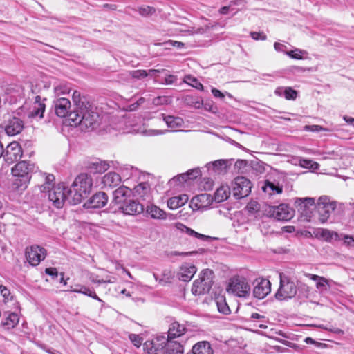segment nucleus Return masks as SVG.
<instances>
[{
  "label": "nucleus",
  "mask_w": 354,
  "mask_h": 354,
  "mask_svg": "<svg viewBox=\"0 0 354 354\" xmlns=\"http://www.w3.org/2000/svg\"><path fill=\"white\" fill-rule=\"evenodd\" d=\"M93 187V179L86 173L80 174L68 189L69 204L76 205L87 197Z\"/></svg>",
  "instance_id": "1"
},
{
  "label": "nucleus",
  "mask_w": 354,
  "mask_h": 354,
  "mask_svg": "<svg viewBox=\"0 0 354 354\" xmlns=\"http://www.w3.org/2000/svg\"><path fill=\"white\" fill-rule=\"evenodd\" d=\"M78 109H73L68 115L71 125H82L86 128L93 127L97 123L99 115L93 111L89 104H80Z\"/></svg>",
  "instance_id": "2"
},
{
  "label": "nucleus",
  "mask_w": 354,
  "mask_h": 354,
  "mask_svg": "<svg viewBox=\"0 0 354 354\" xmlns=\"http://www.w3.org/2000/svg\"><path fill=\"white\" fill-rule=\"evenodd\" d=\"M35 165L27 161H21L12 168V174L15 178L13 181L14 189L24 191L28 187Z\"/></svg>",
  "instance_id": "3"
},
{
  "label": "nucleus",
  "mask_w": 354,
  "mask_h": 354,
  "mask_svg": "<svg viewBox=\"0 0 354 354\" xmlns=\"http://www.w3.org/2000/svg\"><path fill=\"white\" fill-rule=\"evenodd\" d=\"M214 272L212 270L205 269L199 274L192 287V292L194 295H201L208 293L213 285Z\"/></svg>",
  "instance_id": "4"
},
{
  "label": "nucleus",
  "mask_w": 354,
  "mask_h": 354,
  "mask_svg": "<svg viewBox=\"0 0 354 354\" xmlns=\"http://www.w3.org/2000/svg\"><path fill=\"white\" fill-rule=\"evenodd\" d=\"M279 277L280 286L275 294L276 298L279 300H284L294 297L297 291L295 282L281 273Z\"/></svg>",
  "instance_id": "5"
},
{
  "label": "nucleus",
  "mask_w": 354,
  "mask_h": 354,
  "mask_svg": "<svg viewBox=\"0 0 354 354\" xmlns=\"http://www.w3.org/2000/svg\"><path fill=\"white\" fill-rule=\"evenodd\" d=\"M227 291L237 297H246L250 292V287L244 278L234 277L230 279Z\"/></svg>",
  "instance_id": "6"
},
{
  "label": "nucleus",
  "mask_w": 354,
  "mask_h": 354,
  "mask_svg": "<svg viewBox=\"0 0 354 354\" xmlns=\"http://www.w3.org/2000/svg\"><path fill=\"white\" fill-rule=\"evenodd\" d=\"M252 184L250 180L244 176H238L232 183L233 195L236 198H243L248 196L251 192Z\"/></svg>",
  "instance_id": "7"
},
{
  "label": "nucleus",
  "mask_w": 354,
  "mask_h": 354,
  "mask_svg": "<svg viewBox=\"0 0 354 354\" xmlns=\"http://www.w3.org/2000/svg\"><path fill=\"white\" fill-rule=\"evenodd\" d=\"M68 189L64 184H59L50 192L48 198L55 207L62 208L66 201L69 203Z\"/></svg>",
  "instance_id": "8"
},
{
  "label": "nucleus",
  "mask_w": 354,
  "mask_h": 354,
  "mask_svg": "<svg viewBox=\"0 0 354 354\" xmlns=\"http://www.w3.org/2000/svg\"><path fill=\"white\" fill-rule=\"evenodd\" d=\"M316 207L319 215V220L324 223L336 208V202L331 201L326 196H322L318 198Z\"/></svg>",
  "instance_id": "9"
},
{
  "label": "nucleus",
  "mask_w": 354,
  "mask_h": 354,
  "mask_svg": "<svg viewBox=\"0 0 354 354\" xmlns=\"http://www.w3.org/2000/svg\"><path fill=\"white\" fill-rule=\"evenodd\" d=\"M267 215L278 221H289L293 216V212L286 204L278 206H268L266 209Z\"/></svg>",
  "instance_id": "10"
},
{
  "label": "nucleus",
  "mask_w": 354,
  "mask_h": 354,
  "mask_svg": "<svg viewBox=\"0 0 354 354\" xmlns=\"http://www.w3.org/2000/svg\"><path fill=\"white\" fill-rule=\"evenodd\" d=\"M46 250L37 245L27 247L26 249V259L32 266H36L45 259Z\"/></svg>",
  "instance_id": "11"
},
{
  "label": "nucleus",
  "mask_w": 354,
  "mask_h": 354,
  "mask_svg": "<svg viewBox=\"0 0 354 354\" xmlns=\"http://www.w3.org/2000/svg\"><path fill=\"white\" fill-rule=\"evenodd\" d=\"M23 154L22 149L17 142L10 143L3 153V158L8 164L13 163L19 160Z\"/></svg>",
  "instance_id": "12"
},
{
  "label": "nucleus",
  "mask_w": 354,
  "mask_h": 354,
  "mask_svg": "<svg viewBox=\"0 0 354 354\" xmlns=\"http://www.w3.org/2000/svg\"><path fill=\"white\" fill-rule=\"evenodd\" d=\"M213 202L212 196L204 193L194 196L190 201V207L194 211L205 210L209 207Z\"/></svg>",
  "instance_id": "13"
},
{
  "label": "nucleus",
  "mask_w": 354,
  "mask_h": 354,
  "mask_svg": "<svg viewBox=\"0 0 354 354\" xmlns=\"http://www.w3.org/2000/svg\"><path fill=\"white\" fill-rule=\"evenodd\" d=\"M167 340L163 336H158L152 339L147 340L143 344L144 351L148 354H157L158 351L165 347Z\"/></svg>",
  "instance_id": "14"
},
{
  "label": "nucleus",
  "mask_w": 354,
  "mask_h": 354,
  "mask_svg": "<svg viewBox=\"0 0 354 354\" xmlns=\"http://www.w3.org/2000/svg\"><path fill=\"white\" fill-rule=\"evenodd\" d=\"M271 291V283L268 279H261L256 280L253 288L254 296L261 299L266 297Z\"/></svg>",
  "instance_id": "15"
},
{
  "label": "nucleus",
  "mask_w": 354,
  "mask_h": 354,
  "mask_svg": "<svg viewBox=\"0 0 354 354\" xmlns=\"http://www.w3.org/2000/svg\"><path fill=\"white\" fill-rule=\"evenodd\" d=\"M120 209L127 215H136L142 213L144 210L143 205L138 201L129 198L121 205Z\"/></svg>",
  "instance_id": "16"
},
{
  "label": "nucleus",
  "mask_w": 354,
  "mask_h": 354,
  "mask_svg": "<svg viewBox=\"0 0 354 354\" xmlns=\"http://www.w3.org/2000/svg\"><path fill=\"white\" fill-rule=\"evenodd\" d=\"M107 202L108 196L106 194L99 192L87 201L84 203V207L86 209H99L104 207Z\"/></svg>",
  "instance_id": "17"
},
{
  "label": "nucleus",
  "mask_w": 354,
  "mask_h": 354,
  "mask_svg": "<svg viewBox=\"0 0 354 354\" xmlns=\"http://www.w3.org/2000/svg\"><path fill=\"white\" fill-rule=\"evenodd\" d=\"M24 127L23 120L18 117L13 116L8 120L5 126V131L8 136H16L22 131Z\"/></svg>",
  "instance_id": "18"
},
{
  "label": "nucleus",
  "mask_w": 354,
  "mask_h": 354,
  "mask_svg": "<svg viewBox=\"0 0 354 354\" xmlns=\"http://www.w3.org/2000/svg\"><path fill=\"white\" fill-rule=\"evenodd\" d=\"M55 111L56 115L59 118L68 116L70 114L69 109L71 108V102L68 99L65 97L58 98L53 102Z\"/></svg>",
  "instance_id": "19"
},
{
  "label": "nucleus",
  "mask_w": 354,
  "mask_h": 354,
  "mask_svg": "<svg viewBox=\"0 0 354 354\" xmlns=\"http://www.w3.org/2000/svg\"><path fill=\"white\" fill-rule=\"evenodd\" d=\"M109 164L106 161L98 159L88 160L85 163V168L93 174H102L109 168Z\"/></svg>",
  "instance_id": "20"
},
{
  "label": "nucleus",
  "mask_w": 354,
  "mask_h": 354,
  "mask_svg": "<svg viewBox=\"0 0 354 354\" xmlns=\"http://www.w3.org/2000/svg\"><path fill=\"white\" fill-rule=\"evenodd\" d=\"M197 269L196 266L191 263H184L178 273V279L183 281H189L196 274Z\"/></svg>",
  "instance_id": "21"
},
{
  "label": "nucleus",
  "mask_w": 354,
  "mask_h": 354,
  "mask_svg": "<svg viewBox=\"0 0 354 354\" xmlns=\"http://www.w3.org/2000/svg\"><path fill=\"white\" fill-rule=\"evenodd\" d=\"M19 317L15 313L6 312L3 313L1 320V326L6 330L15 328L19 323Z\"/></svg>",
  "instance_id": "22"
},
{
  "label": "nucleus",
  "mask_w": 354,
  "mask_h": 354,
  "mask_svg": "<svg viewBox=\"0 0 354 354\" xmlns=\"http://www.w3.org/2000/svg\"><path fill=\"white\" fill-rule=\"evenodd\" d=\"M45 104L41 102V98L39 95H37L35 97V102L32 104V109L28 113L29 118H36L39 117V118H43L44 113L45 111Z\"/></svg>",
  "instance_id": "23"
},
{
  "label": "nucleus",
  "mask_w": 354,
  "mask_h": 354,
  "mask_svg": "<svg viewBox=\"0 0 354 354\" xmlns=\"http://www.w3.org/2000/svg\"><path fill=\"white\" fill-rule=\"evenodd\" d=\"M121 182L120 176L113 171H111L105 174L102 180V183L105 187H115Z\"/></svg>",
  "instance_id": "24"
},
{
  "label": "nucleus",
  "mask_w": 354,
  "mask_h": 354,
  "mask_svg": "<svg viewBox=\"0 0 354 354\" xmlns=\"http://www.w3.org/2000/svg\"><path fill=\"white\" fill-rule=\"evenodd\" d=\"M131 190L125 186H121L113 192V200L115 203L121 205L128 196L131 195Z\"/></svg>",
  "instance_id": "25"
},
{
  "label": "nucleus",
  "mask_w": 354,
  "mask_h": 354,
  "mask_svg": "<svg viewBox=\"0 0 354 354\" xmlns=\"http://www.w3.org/2000/svg\"><path fill=\"white\" fill-rule=\"evenodd\" d=\"M151 187L148 183L142 182L135 186L133 188L134 195L145 200L150 198Z\"/></svg>",
  "instance_id": "26"
},
{
  "label": "nucleus",
  "mask_w": 354,
  "mask_h": 354,
  "mask_svg": "<svg viewBox=\"0 0 354 354\" xmlns=\"http://www.w3.org/2000/svg\"><path fill=\"white\" fill-rule=\"evenodd\" d=\"M186 328L177 322L171 324L168 330L167 339L171 340L174 338L180 337L185 333Z\"/></svg>",
  "instance_id": "27"
},
{
  "label": "nucleus",
  "mask_w": 354,
  "mask_h": 354,
  "mask_svg": "<svg viewBox=\"0 0 354 354\" xmlns=\"http://www.w3.org/2000/svg\"><path fill=\"white\" fill-rule=\"evenodd\" d=\"M189 198L187 194H180L178 196L170 198L167 201V206L171 209H176L184 205L188 201Z\"/></svg>",
  "instance_id": "28"
},
{
  "label": "nucleus",
  "mask_w": 354,
  "mask_h": 354,
  "mask_svg": "<svg viewBox=\"0 0 354 354\" xmlns=\"http://www.w3.org/2000/svg\"><path fill=\"white\" fill-rule=\"evenodd\" d=\"M274 93L279 97L284 96L288 100H295L297 97V91L291 87H278L275 89Z\"/></svg>",
  "instance_id": "29"
},
{
  "label": "nucleus",
  "mask_w": 354,
  "mask_h": 354,
  "mask_svg": "<svg viewBox=\"0 0 354 354\" xmlns=\"http://www.w3.org/2000/svg\"><path fill=\"white\" fill-rule=\"evenodd\" d=\"M165 347V350L163 354H183L182 345L176 341L167 339Z\"/></svg>",
  "instance_id": "30"
},
{
  "label": "nucleus",
  "mask_w": 354,
  "mask_h": 354,
  "mask_svg": "<svg viewBox=\"0 0 354 354\" xmlns=\"http://www.w3.org/2000/svg\"><path fill=\"white\" fill-rule=\"evenodd\" d=\"M161 117L167 124V127L172 129L183 127L184 123L183 118L180 117H175L173 115H165V114H161Z\"/></svg>",
  "instance_id": "31"
},
{
  "label": "nucleus",
  "mask_w": 354,
  "mask_h": 354,
  "mask_svg": "<svg viewBox=\"0 0 354 354\" xmlns=\"http://www.w3.org/2000/svg\"><path fill=\"white\" fill-rule=\"evenodd\" d=\"M192 353L194 354H213V350L208 342L203 341L193 346Z\"/></svg>",
  "instance_id": "32"
},
{
  "label": "nucleus",
  "mask_w": 354,
  "mask_h": 354,
  "mask_svg": "<svg viewBox=\"0 0 354 354\" xmlns=\"http://www.w3.org/2000/svg\"><path fill=\"white\" fill-rule=\"evenodd\" d=\"M147 213L155 219H165L166 213L164 210L154 205H150L147 207Z\"/></svg>",
  "instance_id": "33"
},
{
  "label": "nucleus",
  "mask_w": 354,
  "mask_h": 354,
  "mask_svg": "<svg viewBox=\"0 0 354 354\" xmlns=\"http://www.w3.org/2000/svg\"><path fill=\"white\" fill-rule=\"evenodd\" d=\"M227 162L225 160H218L212 162L207 164V167L212 169L217 174H222L226 171L227 167Z\"/></svg>",
  "instance_id": "34"
},
{
  "label": "nucleus",
  "mask_w": 354,
  "mask_h": 354,
  "mask_svg": "<svg viewBox=\"0 0 354 354\" xmlns=\"http://www.w3.org/2000/svg\"><path fill=\"white\" fill-rule=\"evenodd\" d=\"M261 189L264 192L268 193L269 195L281 194L283 190L281 186L275 185L274 183L268 180L264 182V185L262 186Z\"/></svg>",
  "instance_id": "35"
},
{
  "label": "nucleus",
  "mask_w": 354,
  "mask_h": 354,
  "mask_svg": "<svg viewBox=\"0 0 354 354\" xmlns=\"http://www.w3.org/2000/svg\"><path fill=\"white\" fill-rule=\"evenodd\" d=\"M295 203L297 205L298 210L304 214L306 209L315 205V199L313 198H297Z\"/></svg>",
  "instance_id": "36"
},
{
  "label": "nucleus",
  "mask_w": 354,
  "mask_h": 354,
  "mask_svg": "<svg viewBox=\"0 0 354 354\" xmlns=\"http://www.w3.org/2000/svg\"><path fill=\"white\" fill-rule=\"evenodd\" d=\"M230 194V188L225 186H221L218 188L214 194V200L217 203H221L229 197Z\"/></svg>",
  "instance_id": "37"
},
{
  "label": "nucleus",
  "mask_w": 354,
  "mask_h": 354,
  "mask_svg": "<svg viewBox=\"0 0 354 354\" xmlns=\"http://www.w3.org/2000/svg\"><path fill=\"white\" fill-rule=\"evenodd\" d=\"M186 105L194 107L195 109H200L203 106V100L198 97L192 95H187L184 99Z\"/></svg>",
  "instance_id": "38"
},
{
  "label": "nucleus",
  "mask_w": 354,
  "mask_h": 354,
  "mask_svg": "<svg viewBox=\"0 0 354 354\" xmlns=\"http://www.w3.org/2000/svg\"><path fill=\"white\" fill-rule=\"evenodd\" d=\"M215 302L218 308V310L225 315H227L230 313V308L226 303L225 298L223 295H218L215 297Z\"/></svg>",
  "instance_id": "39"
},
{
  "label": "nucleus",
  "mask_w": 354,
  "mask_h": 354,
  "mask_svg": "<svg viewBox=\"0 0 354 354\" xmlns=\"http://www.w3.org/2000/svg\"><path fill=\"white\" fill-rule=\"evenodd\" d=\"M338 236L337 241H341L342 245L348 249L354 248V237L352 235L339 233Z\"/></svg>",
  "instance_id": "40"
},
{
  "label": "nucleus",
  "mask_w": 354,
  "mask_h": 354,
  "mask_svg": "<svg viewBox=\"0 0 354 354\" xmlns=\"http://www.w3.org/2000/svg\"><path fill=\"white\" fill-rule=\"evenodd\" d=\"M187 181L186 175L185 174H181L169 180L168 185L170 187H176L178 189V187H181L183 183Z\"/></svg>",
  "instance_id": "41"
},
{
  "label": "nucleus",
  "mask_w": 354,
  "mask_h": 354,
  "mask_svg": "<svg viewBox=\"0 0 354 354\" xmlns=\"http://www.w3.org/2000/svg\"><path fill=\"white\" fill-rule=\"evenodd\" d=\"M320 236L326 241H337L339 233L327 229H322Z\"/></svg>",
  "instance_id": "42"
},
{
  "label": "nucleus",
  "mask_w": 354,
  "mask_h": 354,
  "mask_svg": "<svg viewBox=\"0 0 354 354\" xmlns=\"http://www.w3.org/2000/svg\"><path fill=\"white\" fill-rule=\"evenodd\" d=\"M182 227H183V228L181 229L182 231L185 232L186 234H187L189 236H194L198 239H201L203 241H206V240H208L209 239H210V237L209 236H206V235L198 233V232H195L194 230H192L185 225H182Z\"/></svg>",
  "instance_id": "43"
},
{
  "label": "nucleus",
  "mask_w": 354,
  "mask_h": 354,
  "mask_svg": "<svg viewBox=\"0 0 354 354\" xmlns=\"http://www.w3.org/2000/svg\"><path fill=\"white\" fill-rule=\"evenodd\" d=\"M184 82L191 85L192 87L196 88L198 90H203V84L194 77L188 75L184 78Z\"/></svg>",
  "instance_id": "44"
},
{
  "label": "nucleus",
  "mask_w": 354,
  "mask_h": 354,
  "mask_svg": "<svg viewBox=\"0 0 354 354\" xmlns=\"http://www.w3.org/2000/svg\"><path fill=\"white\" fill-rule=\"evenodd\" d=\"M75 292L82 293L103 303V301L99 298V297L95 294V291L90 289L89 288L82 286L80 290H75Z\"/></svg>",
  "instance_id": "45"
},
{
  "label": "nucleus",
  "mask_w": 354,
  "mask_h": 354,
  "mask_svg": "<svg viewBox=\"0 0 354 354\" xmlns=\"http://www.w3.org/2000/svg\"><path fill=\"white\" fill-rule=\"evenodd\" d=\"M73 101L75 104L74 109H78V107L80 106H79L80 104H82H82H88V102H87L84 97H80V93L77 91H75L73 93Z\"/></svg>",
  "instance_id": "46"
},
{
  "label": "nucleus",
  "mask_w": 354,
  "mask_h": 354,
  "mask_svg": "<svg viewBox=\"0 0 354 354\" xmlns=\"http://www.w3.org/2000/svg\"><path fill=\"white\" fill-rule=\"evenodd\" d=\"M54 91L56 95L59 96L68 93L70 92V88L67 84L61 83L55 86Z\"/></svg>",
  "instance_id": "47"
},
{
  "label": "nucleus",
  "mask_w": 354,
  "mask_h": 354,
  "mask_svg": "<svg viewBox=\"0 0 354 354\" xmlns=\"http://www.w3.org/2000/svg\"><path fill=\"white\" fill-rule=\"evenodd\" d=\"M184 174L186 175V179L187 180L196 179V178L201 176V171L199 168L190 169Z\"/></svg>",
  "instance_id": "48"
},
{
  "label": "nucleus",
  "mask_w": 354,
  "mask_h": 354,
  "mask_svg": "<svg viewBox=\"0 0 354 354\" xmlns=\"http://www.w3.org/2000/svg\"><path fill=\"white\" fill-rule=\"evenodd\" d=\"M155 12V8L149 6H145L139 8V13L144 17H148Z\"/></svg>",
  "instance_id": "49"
},
{
  "label": "nucleus",
  "mask_w": 354,
  "mask_h": 354,
  "mask_svg": "<svg viewBox=\"0 0 354 354\" xmlns=\"http://www.w3.org/2000/svg\"><path fill=\"white\" fill-rule=\"evenodd\" d=\"M131 76L137 80L142 79L147 77V71L145 70H135L130 72Z\"/></svg>",
  "instance_id": "50"
},
{
  "label": "nucleus",
  "mask_w": 354,
  "mask_h": 354,
  "mask_svg": "<svg viewBox=\"0 0 354 354\" xmlns=\"http://www.w3.org/2000/svg\"><path fill=\"white\" fill-rule=\"evenodd\" d=\"M300 165L305 168H309V169H315L317 168L318 164L317 162H313L310 160H300Z\"/></svg>",
  "instance_id": "51"
},
{
  "label": "nucleus",
  "mask_w": 354,
  "mask_h": 354,
  "mask_svg": "<svg viewBox=\"0 0 354 354\" xmlns=\"http://www.w3.org/2000/svg\"><path fill=\"white\" fill-rule=\"evenodd\" d=\"M129 337L135 346L138 348L141 346L142 339L140 337V335L136 334H130Z\"/></svg>",
  "instance_id": "52"
},
{
  "label": "nucleus",
  "mask_w": 354,
  "mask_h": 354,
  "mask_svg": "<svg viewBox=\"0 0 354 354\" xmlns=\"http://www.w3.org/2000/svg\"><path fill=\"white\" fill-rule=\"evenodd\" d=\"M328 285V280L322 277L316 284V288L320 291L326 290V286Z\"/></svg>",
  "instance_id": "53"
},
{
  "label": "nucleus",
  "mask_w": 354,
  "mask_h": 354,
  "mask_svg": "<svg viewBox=\"0 0 354 354\" xmlns=\"http://www.w3.org/2000/svg\"><path fill=\"white\" fill-rule=\"evenodd\" d=\"M305 53L304 50H301L299 49H295L294 50L286 52V54L290 56L291 58L296 59H301L302 57L300 55L301 53Z\"/></svg>",
  "instance_id": "54"
},
{
  "label": "nucleus",
  "mask_w": 354,
  "mask_h": 354,
  "mask_svg": "<svg viewBox=\"0 0 354 354\" xmlns=\"http://www.w3.org/2000/svg\"><path fill=\"white\" fill-rule=\"evenodd\" d=\"M165 45H171L174 47H176L177 48H184L185 46V44L181 42V41H173V40H169L166 42L164 43Z\"/></svg>",
  "instance_id": "55"
},
{
  "label": "nucleus",
  "mask_w": 354,
  "mask_h": 354,
  "mask_svg": "<svg viewBox=\"0 0 354 354\" xmlns=\"http://www.w3.org/2000/svg\"><path fill=\"white\" fill-rule=\"evenodd\" d=\"M176 80H177L176 76L173 75H167L165 77L164 81L162 82L161 83L163 84L169 85V84H172Z\"/></svg>",
  "instance_id": "56"
},
{
  "label": "nucleus",
  "mask_w": 354,
  "mask_h": 354,
  "mask_svg": "<svg viewBox=\"0 0 354 354\" xmlns=\"http://www.w3.org/2000/svg\"><path fill=\"white\" fill-rule=\"evenodd\" d=\"M250 317L252 319H259L261 322H263V323H267L268 322V319L266 318V316H264L263 315H261V314H259L257 313H252Z\"/></svg>",
  "instance_id": "57"
},
{
  "label": "nucleus",
  "mask_w": 354,
  "mask_h": 354,
  "mask_svg": "<svg viewBox=\"0 0 354 354\" xmlns=\"http://www.w3.org/2000/svg\"><path fill=\"white\" fill-rule=\"evenodd\" d=\"M250 35L254 40H266L267 37L263 32H252Z\"/></svg>",
  "instance_id": "58"
},
{
  "label": "nucleus",
  "mask_w": 354,
  "mask_h": 354,
  "mask_svg": "<svg viewBox=\"0 0 354 354\" xmlns=\"http://www.w3.org/2000/svg\"><path fill=\"white\" fill-rule=\"evenodd\" d=\"M55 177L53 174H45V183L48 187H53Z\"/></svg>",
  "instance_id": "59"
},
{
  "label": "nucleus",
  "mask_w": 354,
  "mask_h": 354,
  "mask_svg": "<svg viewBox=\"0 0 354 354\" xmlns=\"http://www.w3.org/2000/svg\"><path fill=\"white\" fill-rule=\"evenodd\" d=\"M165 69L158 70V69H150L149 71H147V76L150 77H156L157 74L159 73H164L165 72Z\"/></svg>",
  "instance_id": "60"
},
{
  "label": "nucleus",
  "mask_w": 354,
  "mask_h": 354,
  "mask_svg": "<svg viewBox=\"0 0 354 354\" xmlns=\"http://www.w3.org/2000/svg\"><path fill=\"white\" fill-rule=\"evenodd\" d=\"M45 272L53 277H57L58 275V272L55 268H48L45 270Z\"/></svg>",
  "instance_id": "61"
},
{
  "label": "nucleus",
  "mask_w": 354,
  "mask_h": 354,
  "mask_svg": "<svg viewBox=\"0 0 354 354\" xmlns=\"http://www.w3.org/2000/svg\"><path fill=\"white\" fill-rule=\"evenodd\" d=\"M252 169L257 170L259 173H263L265 170L264 167L259 162H255L252 164Z\"/></svg>",
  "instance_id": "62"
},
{
  "label": "nucleus",
  "mask_w": 354,
  "mask_h": 354,
  "mask_svg": "<svg viewBox=\"0 0 354 354\" xmlns=\"http://www.w3.org/2000/svg\"><path fill=\"white\" fill-rule=\"evenodd\" d=\"M274 49L278 52H285L286 49L287 48L286 46L278 42L274 43Z\"/></svg>",
  "instance_id": "63"
},
{
  "label": "nucleus",
  "mask_w": 354,
  "mask_h": 354,
  "mask_svg": "<svg viewBox=\"0 0 354 354\" xmlns=\"http://www.w3.org/2000/svg\"><path fill=\"white\" fill-rule=\"evenodd\" d=\"M0 292L4 298H7L10 295V291L6 286L0 285Z\"/></svg>",
  "instance_id": "64"
}]
</instances>
